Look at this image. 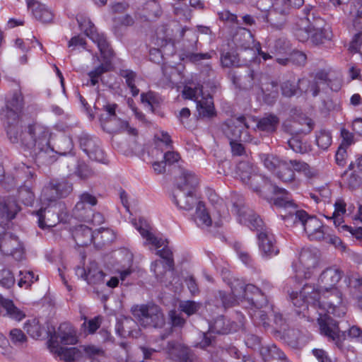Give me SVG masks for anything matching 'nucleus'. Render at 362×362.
Here are the masks:
<instances>
[{
  "instance_id": "e433bc0d",
  "label": "nucleus",
  "mask_w": 362,
  "mask_h": 362,
  "mask_svg": "<svg viewBox=\"0 0 362 362\" xmlns=\"http://www.w3.org/2000/svg\"><path fill=\"white\" fill-rule=\"evenodd\" d=\"M189 348L174 341H168L164 351L173 360L180 361Z\"/></svg>"
},
{
  "instance_id": "2f4dec72",
  "label": "nucleus",
  "mask_w": 362,
  "mask_h": 362,
  "mask_svg": "<svg viewBox=\"0 0 362 362\" xmlns=\"http://www.w3.org/2000/svg\"><path fill=\"white\" fill-rule=\"evenodd\" d=\"M261 354L264 362H288L284 353L275 344L268 345L262 347Z\"/></svg>"
},
{
  "instance_id": "052dcab7",
  "label": "nucleus",
  "mask_w": 362,
  "mask_h": 362,
  "mask_svg": "<svg viewBox=\"0 0 362 362\" xmlns=\"http://www.w3.org/2000/svg\"><path fill=\"white\" fill-rule=\"evenodd\" d=\"M170 323L173 327L182 328L185 325V320L182 317V314L173 310L168 313Z\"/></svg>"
},
{
  "instance_id": "f257e3e1",
  "label": "nucleus",
  "mask_w": 362,
  "mask_h": 362,
  "mask_svg": "<svg viewBox=\"0 0 362 362\" xmlns=\"http://www.w3.org/2000/svg\"><path fill=\"white\" fill-rule=\"evenodd\" d=\"M8 123L7 134L11 141L21 142L38 165H48L57 160L54 148L49 144L51 133L47 127L33 123L23 131L17 125Z\"/></svg>"
},
{
  "instance_id": "0eeeda50",
  "label": "nucleus",
  "mask_w": 362,
  "mask_h": 362,
  "mask_svg": "<svg viewBox=\"0 0 362 362\" xmlns=\"http://www.w3.org/2000/svg\"><path fill=\"white\" fill-rule=\"evenodd\" d=\"M133 225L139 232L142 238L146 240L145 244L152 245L156 248L164 246L162 250H157L156 255L165 261V264L168 267L169 269H173V255L171 250L165 245V243H167V241L156 236L151 231V228L149 224L143 218H139L138 221H134Z\"/></svg>"
},
{
  "instance_id": "9d476101",
  "label": "nucleus",
  "mask_w": 362,
  "mask_h": 362,
  "mask_svg": "<svg viewBox=\"0 0 362 362\" xmlns=\"http://www.w3.org/2000/svg\"><path fill=\"white\" fill-rule=\"evenodd\" d=\"M322 19L315 12L312 6H306L303 9V16L296 23L293 33L300 42H305L309 40L310 30L313 28V24L317 20Z\"/></svg>"
},
{
  "instance_id": "864d4df0",
  "label": "nucleus",
  "mask_w": 362,
  "mask_h": 362,
  "mask_svg": "<svg viewBox=\"0 0 362 362\" xmlns=\"http://www.w3.org/2000/svg\"><path fill=\"white\" fill-rule=\"evenodd\" d=\"M134 324L132 318H124L117 321L115 327V330L117 334L120 337H125L131 332L130 325Z\"/></svg>"
},
{
  "instance_id": "72a5a7b5",
  "label": "nucleus",
  "mask_w": 362,
  "mask_h": 362,
  "mask_svg": "<svg viewBox=\"0 0 362 362\" xmlns=\"http://www.w3.org/2000/svg\"><path fill=\"white\" fill-rule=\"evenodd\" d=\"M325 23L322 19H318L313 24V28L310 30L309 39L317 45L322 44L329 37L328 31L323 28Z\"/></svg>"
},
{
  "instance_id": "ea45409f",
  "label": "nucleus",
  "mask_w": 362,
  "mask_h": 362,
  "mask_svg": "<svg viewBox=\"0 0 362 362\" xmlns=\"http://www.w3.org/2000/svg\"><path fill=\"white\" fill-rule=\"evenodd\" d=\"M221 66L223 68L239 67L241 66L238 54L233 50L223 51L220 57Z\"/></svg>"
},
{
  "instance_id": "3c124183",
  "label": "nucleus",
  "mask_w": 362,
  "mask_h": 362,
  "mask_svg": "<svg viewBox=\"0 0 362 362\" xmlns=\"http://www.w3.org/2000/svg\"><path fill=\"white\" fill-rule=\"evenodd\" d=\"M120 76L125 78L126 83L131 90L133 96L139 94V90L135 86L136 74L130 70H121Z\"/></svg>"
},
{
  "instance_id": "37998d69",
  "label": "nucleus",
  "mask_w": 362,
  "mask_h": 362,
  "mask_svg": "<svg viewBox=\"0 0 362 362\" xmlns=\"http://www.w3.org/2000/svg\"><path fill=\"white\" fill-rule=\"evenodd\" d=\"M259 158L264 166L274 174L283 161L279 156L270 153H262Z\"/></svg>"
},
{
  "instance_id": "dca6fc26",
  "label": "nucleus",
  "mask_w": 362,
  "mask_h": 362,
  "mask_svg": "<svg viewBox=\"0 0 362 362\" xmlns=\"http://www.w3.org/2000/svg\"><path fill=\"white\" fill-rule=\"evenodd\" d=\"M0 251L20 261L24 257V249L18 237L6 232L0 240Z\"/></svg>"
},
{
  "instance_id": "338daca9",
  "label": "nucleus",
  "mask_w": 362,
  "mask_h": 362,
  "mask_svg": "<svg viewBox=\"0 0 362 362\" xmlns=\"http://www.w3.org/2000/svg\"><path fill=\"white\" fill-rule=\"evenodd\" d=\"M285 339L288 344L293 348L298 346L299 344V332L294 329H288L285 333Z\"/></svg>"
},
{
  "instance_id": "c85d7f7f",
  "label": "nucleus",
  "mask_w": 362,
  "mask_h": 362,
  "mask_svg": "<svg viewBox=\"0 0 362 362\" xmlns=\"http://www.w3.org/2000/svg\"><path fill=\"white\" fill-rule=\"evenodd\" d=\"M274 175L284 183L293 184L294 189H296L298 186L296 181V174L294 170H292L289 160H283Z\"/></svg>"
},
{
  "instance_id": "bf43d9fd",
  "label": "nucleus",
  "mask_w": 362,
  "mask_h": 362,
  "mask_svg": "<svg viewBox=\"0 0 362 362\" xmlns=\"http://www.w3.org/2000/svg\"><path fill=\"white\" fill-rule=\"evenodd\" d=\"M289 147L296 153H304L307 151V146L298 136H293L288 141Z\"/></svg>"
},
{
  "instance_id": "6ab92c4d",
  "label": "nucleus",
  "mask_w": 362,
  "mask_h": 362,
  "mask_svg": "<svg viewBox=\"0 0 362 362\" xmlns=\"http://www.w3.org/2000/svg\"><path fill=\"white\" fill-rule=\"evenodd\" d=\"M343 276V272L335 267H328L325 269L318 278V289H315L320 293L322 291L336 288V285L339 282Z\"/></svg>"
},
{
  "instance_id": "2eb2a0df",
  "label": "nucleus",
  "mask_w": 362,
  "mask_h": 362,
  "mask_svg": "<svg viewBox=\"0 0 362 362\" xmlns=\"http://www.w3.org/2000/svg\"><path fill=\"white\" fill-rule=\"evenodd\" d=\"M97 203V198L94 195L88 192L82 193L73 209V216L80 221L89 222L92 216V207Z\"/></svg>"
},
{
  "instance_id": "774afa93",
  "label": "nucleus",
  "mask_w": 362,
  "mask_h": 362,
  "mask_svg": "<svg viewBox=\"0 0 362 362\" xmlns=\"http://www.w3.org/2000/svg\"><path fill=\"white\" fill-rule=\"evenodd\" d=\"M352 6L356 11L355 19L354 21V25L362 24V0H353Z\"/></svg>"
},
{
  "instance_id": "680f3d73",
  "label": "nucleus",
  "mask_w": 362,
  "mask_h": 362,
  "mask_svg": "<svg viewBox=\"0 0 362 362\" xmlns=\"http://www.w3.org/2000/svg\"><path fill=\"white\" fill-rule=\"evenodd\" d=\"M84 319L86 320V317ZM102 317L100 316H96L87 322L85 321L83 324V327H84L85 329H87L88 334H93L100 327Z\"/></svg>"
},
{
  "instance_id": "a19ab883",
  "label": "nucleus",
  "mask_w": 362,
  "mask_h": 362,
  "mask_svg": "<svg viewBox=\"0 0 362 362\" xmlns=\"http://www.w3.org/2000/svg\"><path fill=\"white\" fill-rule=\"evenodd\" d=\"M52 148H54L56 155H66L67 153H71L74 148V144L71 138L66 136H62L57 139Z\"/></svg>"
},
{
  "instance_id": "b1692460",
  "label": "nucleus",
  "mask_w": 362,
  "mask_h": 362,
  "mask_svg": "<svg viewBox=\"0 0 362 362\" xmlns=\"http://www.w3.org/2000/svg\"><path fill=\"white\" fill-rule=\"evenodd\" d=\"M52 337H54V341L59 343L58 339H59L60 343L66 345H74L78 341L75 329L66 322L61 324L57 332L49 334V339Z\"/></svg>"
},
{
  "instance_id": "4468645a",
  "label": "nucleus",
  "mask_w": 362,
  "mask_h": 362,
  "mask_svg": "<svg viewBox=\"0 0 362 362\" xmlns=\"http://www.w3.org/2000/svg\"><path fill=\"white\" fill-rule=\"evenodd\" d=\"M233 210L238 215L240 223L258 231L264 229L262 220L252 209L245 206L242 199L233 202Z\"/></svg>"
},
{
  "instance_id": "4be33fe9",
  "label": "nucleus",
  "mask_w": 362,
  "mask_h": 362,
  "mask_svg": "<svg viewBox=\"0 0 362 362\" xmlns=\"http://www.w3.org/2000/svg\"><path fill=\"white\" fill-rule=\"evenodd\" d=\"M230 288L233 295L237 298H248L254 301V297L249 296V294H252L257 297H262L263 298L262 300V303L267 302L266 297H264V293L253 284H247L245 286L244 283L239 280H235L231 283Z\"/></svg>"
},
{
  "instance_id": "13d9d810",
  "label": "nucleus",
  "mask_w": 362,
  "mask_h": 362,
  "mask_svg": "<svg viewBox=\"0 0 362 362\" xmlns=\"http://www.w3.org/2000/svg\"><path fill=\"white\" fill-rule=\"evenodd\" d=\"M200 307V303L192 300L183 301L180 303V310L187 315H192L196 313L199 310Z\"/></svg>"
},
{
  "instance_id": "09e8293b",
  "label": "nucleus",
  "mask_w": 362,
  "mask_h": 362,
  "mask_svg": "<svg viewBox=\"0 0 362 362\" xmlns=\"http://www.w3.org/2000/svg\"><path fill=\"white\" fill-rule=\"evenodd\" d=\"M288 160L294 173H302L308 178H311L315 175L314 170L306 163L296 159Z\"/></svg>"
},
{
  "instance_id": "aec40b11",
  "label": "nucleus",
  "mask_w": 362,
  "mask_h": 362,
  "mask_svg": "<svg viewBox=\"0 0 362 362\" xmlns=\"http://www.w3.org/2000/svg\"><path fill=\"white\" fill-rule=\"evenodd\" d=\"M79 144L82 150L90 159L98 162L105 160L104 152L100 148L99 141L96 138L83 133L79 137Z\"/></svg>"
},
{
  "instance_id": "f3484780",
  "label": "nucleus",
  "mask_w": 362,
  "mask_h": 362,
  "mask_svg": "<svg viewBox=\"0 0 362 362\" xmlns=\"http://www.w3.org/2000/svg\"><path fill=\"white\" fill-rule=\"evenodd\" d=\"M259 249L264 258H272L279 252L276 239L271 230L266 228L257 235Z\"/></svg>"
},
{
  "instance_id": "7ed1b4c3",
  "label": "nucleus",
  "mask_w": 362,
  "mask_h": 362,
  "mask_svg": "<svg viewBox=\"0 0 362 362\" xmlns=\"http://www.w3.org/2000/svg\"><path fill=\"white\" fill-rule=\"evenodd\" d=\"M79 26L85 34L97 45L100 54L104 59V63L88 73L90 78V83L95 86L98 83L99 78L104 74L111 70L110 59L113 56V51L110 47L106 37L103 33H99L95 25L88 19L83 21L78 20Z\"/></svg>"
},
{
  "instance_id": "f03ea898",
  "label": "nucleus",
  "mask_w": 362,
  "mask_h": 362,
  "mask_svg": "<svg viewBox=\"0 0 362 362\" xmlns=\"http://www.w3.org/2000/svg\"><path fill=\"white\" fill-rule=\"evenodd\" d=\"M274 204L278 207L288 210V215H285V218L287 220L291 219L294 224L299 223L303 226L310 240L325 241L335 247L341 244L340 238L331 234L329 228L324 226L317 218L309 216L304 210L298 209L293 200L288 197V193L276 198Z\"/></svg>"
},
{
  "instance_id": "393cba45",
  "label": "nucleus",
  "mask_w": 362,
  "mask_h": 362,
  "mask_svg": "<svg viewBox=\"0 0 362 362\" xmlns=\"http://www.w3.org/2000/svg\"><path fill=\"white\" fill-rule=\"evenodd\" d=\"M101 230L106 233H109L108 230L101 228L97 233H95L89 227L79 225L74 229L72 235L77 245L84 247L90 245L95 238V234L100 233Z\"/></svg>"
},
{
  "instance_id": "c9c22d12",
  "label": "nucleus",
  "mask_w": 362,
  "mask_h": 362,
  "mask_svg": "<svg viewBox=\"0 0 362 362\" xmlns=\"http://www.w3.org/2000/svg\"><path fill=\"white\" fill-rule=\"evenodd\" d=\"M193 219L200 228H206L212 225V220L203 202L196 206Z\"/></svg>"
},
{
  "instance_id": "58836bf2",
  "label": "nucleus",
  "mask_w": 362,
  "mask_h": 362,
  "mask_svg": "<svg viewBox=\"0 0 362 362\" xmlns=\"http://www.w3.org/2000/svg\"><path fill=\"white\" fill-rule=\"evenodd\" d=\"M231 330L232 325L223 315H220L215 319L213 324L210 325L209 327L210 332L219 334H228Z\"/></svg>"
},
{
  "instance_id": "4d7b16f0",
  "label": "nucleus",
  "mask_w": 362,
  "mask_h": 362,
  "mask_svg": "<svg viewBox=\"0 0 362 362\" xmlns=\"http://www.w3.org/2000/svg\"><path fill=\"white\" fill-rule=\"evenodd\" d=\"M19 275L21 278L18 284L20 287H28L38 279V276H35L32 271H21Z\"/></svg>"
},
{
  "instance_id": "de8ad7c7",
  "label": "nucleus",
  "mask_w": 362,
  "mask_h": 362,
  "mask_svg": "<svg viewBox=\"0 0 362 362\" xmlns=\"http://www.w3.org/2000/svg\"><path fill=\"white\" fill-rule=\"evenodd\" d=\"M261 91L264 95V99L268 104H272L279 95L278 85L272 81L266 85V87L261 88Z\"/></svg>"
},
{
  "instance_id": "cd10ccee",
  "label": "nucleus",
  "mask_w": 362,
  "mask_h": 362,
  "mask_svg": "<svg viewBox=\"0 0 362 362\" xmlns=\"http://www.w3.org/2000/svg\"><path fill=\"white\" fill-rule=\"evenodd\" d=\"M47 346L52 353L57 354L66 362H73L78 354V349L76 347L66 348L60 346L58 342L54 340V337L48 340Z\"/></svg>"
},
{
  "instance_id": "20e7f679",
  "label": "nucleus",
  "mask_w": 362,
  "mask_h": 362,
  "mask_svg": "<svg viewBox=\"0 0 362 362\" xmlns=\"http://www.w3.org/2000/svg\"><path fill=\"white\" fill-rule=\"evenodd\" d=\"M237 175L243 184L248 186L252 190L257 193L260 192V187L264 185V187L271 191L274 194H281L284 197L288 194V192L273 184L267 177L257 174L256 168L251 163L243 161L237 165Z\"/></svg>"
},
{
  "instance_id": "79ce46f5",
  "label": "nucleus",
  "mask_w": 362,
  "mask_h": 362,
  "mask_svg": "<svg viewBox=\"0 0 362 362\" xmlns=\"http://www.w3.org/2000/svg\"><path fill=\"white\" fill-rule=\"evenodd\" d=\"M71 168L69 169L70 174H75L81 179H86L93 174L92 170L84 163L78 162L76 158L71 159Z\"/></svg>"
},
{
  "instance_id": "5fc2aeb1",
  "label": "nucleus",
  "mask_w": 362,
  "mask_h": 362,
  "mask_svg": "<svg viewBox=\"0 0 362 362\" xmlns=\"http://www.w3.org/2000/svg\"><path fill=\"white\" fill-rule=\"evenodd\" d=\"M15 277L12 272L8 269L0 270V285L4 288H9L15 284Z\"/></svg>"
},
{
  "instance_id": "a878e982",
  "label": "nucleus",
  "mask_w": 362,
  "mask_h": 362,
  "mask_svg": "<svg viewBox=\"0 0 362 362\" xmlns=\"http://www.w3.org/2000/svg\"><path fill=\"white\" fill-rule=\"evenodd\" d=\"M233 42L239 49L249 50L252 52L253 59L255 56V47L253 36L250 31L245 28H240L233 37Z\"/></svg>"
},
{
  "instance_id": "e2e57ef3",
  "label": "nucleus",
  "mask_w": 362,
  "mask_h": 362,
  "mask_svg": "<svg viewBox=\"0 0 362 362\" xmlns=\"http://www.w3.org/2000/svg\"><path fill=\"white\" fill-rule=\"evenodd\" d=\"M252 319L255 323L267 327L269 325V317L266 312L262 310H257L252 314Z\"/></svg>"
},
{
  "instance_id": "603ef678",
  "label": "nucleus",
  "mask_w": 362,
  "mask_h": 362,
  "mask_svg": "<svg viewBox=\"0 0 362 362\" xmlns=\"http://www.w3.org/2000/svg\"><path fill=\"white\" fill-rule=\"evenodd\" d=\"M20 200L26 206L33 205L35 201V194L30 187L26 185L22 186L18 190Z\"/></svg>"
},
{
  "instance_id": "9b49d317",
  "label": "nucleus",
  "mask_w": 362,
  "mask_h": 362,
  "mask_svg": "<svg viewBox=\"0 0 362 362\" xmlns=\"http://www.w3.org/2000/svg\"><path fill=\"white\" fill-rule=\"evenodd\" d=\"M320 305H317L320 309L326 310L328 313H332L334 316L341 317L346 313L344 306H341L342 303L341 293L337 288L330 289L327 291L320 292Z\"/></svg>"
},
{
  "instance_id": "c756f323",
  "label": "nucleus",
  "mask_w": 362,
  "mask_h": 362,
  "mask_svg": "<svg viewBox=\"0 0 362 362\" xmlns=\"http://www.w3.org/2000/svg\"><path fill=\"white\" fill-rule=\"evenodd\" d=\"M197 110L201 118H211L216 116L213 98L209 95H202L201 98L197 102Z\"/></svg>"
},
{
  "instance_id": "5701e85b",
  "label": "nucleus",
  "mask_w": 362,
  "mask_h": 362,
  "mask_svg": "<svg viewBox=\"0 0 362 362\" xmlns=\"http://www.w3.org/2000/svg\"><path fill=\"white\" fill-rule=\"evenodd\" d=\"M173 199L177 206L180 209L186 211L192 209L199 203L202 202L198 200L195 192L190 191L189 189L184 190L175 188L173 193Z\"/></svg>"
},
{
  "instance_id": "473e14b6",
  "label": "nucleus",
  "mask_w": 362,
  "mask_h": 362,
  "mask_svg": "<svg viewBox=\"0 0 362 362\" xmlns=\"http://www.w3.org/2000/svg\"><path fill=\"white\" fill-rule=\"evenodd\" d=\"M197 185L198 178L197 176L189 170H182L176 189H189L190 191L195 192Z\"/></svg>"
},
{
  "instance_id": "0e129e2a",
  "label": "nucleus",
  "mask_w": 362,
  "mask_h": 362,
  "mask_svg": "<svg viewBox=\"0 0 362 362\" xmlns=\"http://www.w3.org/2000/svg\"><path fill=\"white\" fill-rule=\"evenodd\" d=\"M202 94V90L200 88H192L185 86L182 90V96L185 99L194 100L197 102L199 96Z\"/></svg>"
},
{
  "instance_id": "423d86ee",
  "label": "nucleus",
  "mask_w": 362,
  "mask_h": 362,
  "mask_svg": "<svg viewBox=\"0 0 362 362\" xmlns=\"http://www.w3.org/2000/svg\"><path fill=\"white\" fill-rule=\"evenodd\" d=\"M290 298L296 307V313L298 315H303V317L313 318L309 306L313 310L320 305V293L311 285H305L300 293L291 292Z\"/></svg>"
},
{
  "instance_id": "6e6d98bb",
  "label": "nucleus",
  "mask_w": 362,
  "mask_h": 362,
  "mask_svg": "<svg viewBox=\"0 0 362 362\" xmlns=\"http://www.w3.org/2000/svg\"><path fill=\"white\" fill-rule=\"evenodd\" d=\"M317 145L322 149L326 150L332 144V136L329 132L321 130L316 136Z\"/></svg>"
},
{
  "instance_id": "f704fd0d",
  "label": "nucleus",
  "mask_w": 362,
  "mask_h": 362,
  "mask_svg": "<svg viewBox=\"0 0 362 362\" xmlns=\"http://www.w3.org/2000/svg\"><path fill=\"white\" fill-rule=\"evenodd\" d=\"M23 107V98L19 93H15L12 98L6 104L7 117H12L13 122H16L18 117V112Z\"/></svg>"
},
{
  "instance_id": "ddd939ff",
  "label": "nucleus",
  "mask_w": 362,
  "mask_h": 362,
  "mask_svg": "<svg viewBox=\"0 0 362 362\" xmlns=\"http://www.w3.org/2000/svg\"><path fill=\"white\" fill-rule=\"evenodd\" d=\"M73 190L72 184L64 179L52 180L42 192L41 199L52 202L67 197Z\"/></svg>"
},
{
  "instance_id": "bb28decb",
  "label": "nucleus",
  "mask_w": 362,
  "mask_h": 362,
  "mask_svg": "<svg viewBox=\"0 0 362 362\" xmlns=\"http://www.w3.org/2000/svg\"><path fill=\"white\" fill-rule=\"evenodd\" d=\"M28 9L32 11L34 17L43 23H51L54 18L52 11L45 4L37 0H26Z\"/></svg>"
},
{
  "instance_id": "49530a36",
  "label": "nucleus",
  "mask_w": 362,
  "mask_h": 362,
  "mask_svg": "<svg viewBox=\"0 0 362 362\" xmlns=\"http://www.w3.org/2000/svg\"><path fill=\"white\" fill-rule=\"evenodd\" d=\"M24 329L28 334L34 339H40L45 332L44 329L41 327L39 320L37 319L28 320L25 324Z\"/></svg>"
},
{
  "instance_id": "39448f33",
  "label": "nucleus",
  "mask_w": 362,
  "mask_h": 362,
  "mask_svg": "<svg viewBox=\"0 0 362 362\" xmlns=\"http://www.w3.org/2000/svg\"><path fill=\"white\" fill-rule=\"evenodd\" d=\"M131 310L138 323L144 327L160 329L165 325L163 310L156 304L136 305Z\"/></svg>"
},
{
  "instance_id": "4c0bfd02",
  "label": "nucleus",
  "mask_w": 362,
  "mask_h": 362,
  "mask_svg": "<svg viewBox=\"0 0 362 362\" xmlns=\"http://www.w3.org/2000/svg\"><path fill=\"white\" fill-rule=\"evenodd\" d=\"M0 308H4L6 314L16 320L20 321L25 317V314L14 305L12 300L4 298L1 294Z\"/></svg>"
},
{
  "instance_id": "8fccbe9b",
  "label": "nucleus",
  "mask_w": 362,
  "mask_h": 362,
  "mask_svg": "<svg viewBox=\"0 0 362 362\" xmlns=\"http://www.w3.org/2000/svg\"><path fill=\"white\" fill-rule=\"evenodd\" d=\"M216 298L221 301V303L225 308L235 305L238 303V300L241 299V298H237L234 296L232 291L231 293L227 294L221 291H218L216 293Z\"/></svg>"
},
{
  "instance_id": "7c9ffc66",
  "label": "nucleus",
  "mask_w": 362,
  "mask_h": 362,
  "mask_svg": "<svg viewBox=\"0 0 362 362\" xmlns=\"http://www.w3.org/2000/svg\"><path fill=\"white\" fill-rule=\"evenodd\" d=\"M19 211L16 202L11 197H0V217L7 221L15 218Z\"/></svg>"
},
{
  "instance_id": "f8f14e48",
  "label": "nucleus",
  "mask_w": 362,
  "mask_h": 362,
  "mask_svg": "<svg viewBox=\"0 0 362 362\" xmlns=\"http://www.w3.org/2000/svg\"><path fill=\"white\" fill-rule=\"evenodd\" d=\"M272 6V9L262 11V13L257 18L269 24L274 28L281 29L285 25L287 16L290 13L289 7L281 4L278 1Z\"/></svg>"
},
{
  "instance_id": "6e6552de",
  "label": "nucleus",
  "mask_w": 362,
  "mask_h": 362,
  "mask_svg": "<svg viewBox=\"0 0 362 362\" xmlns=\"http://www.w3.org/2000/svg\"><path fill=\"white\" fill-rule=\"evenodd\" d=\"M255 122V117L250 115L234 117L224 124L223 132L230 141L247 142L251 140L249 129Z\"/></svg>"
},
{
  "instance_id": "a18cd8bd",
  "label": "nucleus",
  "mask_w": 362,
  "mask_h": 362,
  "mask_svg": "<svg viewBox=\"0 0 362 362\" xmlns=\"http://www.w3.org/2000/svg\"><path fill=\"white\" fill-rule=\"evenodd\" d=\"M278 123L279 119L276 116L269 115L262 118L259 121L256 120V122L254 124H255V127L262 131L272 132L275 131Z\"/></svg>"
},
{
  "instance_id": "412c9836",
  "label": "nucleus",
  "mask_w": 362,
  "mask_h": 362,
  "mask_svg": "<svg viewBox=\"0 0 362 362\" xmlns=\"http://www.w3.org/2000/svg\"><path fill=\"white\" fill-rule=\"evenodd\" d=\"M320 255L317 250L303 249L299 256L300 269L305 279H309L319 264Z\"/></svg>"
},
{
  "instance_id": "a211bd4d",
  "label": "nucleus",
  "mask_w": 362,
  "mask_h": 362,
  "mask_svg": "<svg viewBox=\"0 0 362 362\" xmlns=\"http://www.w3.org/2000/svg\"><path fill=\"white\" fill-rule=\"evenodd\" d=\"M233 83L244 90H252L259 85L258 74L250 67H246L240 73L234 72L230 74Z\"/></svg>"
},
{
  "instance_id": "1a4fd4ad",
  "label": "nucleus",
  "mask_w": 362,
  "mask_h": 362,
  "mask_svg": "<svg viewBox=\"0 0 362 362\" xmlns=\"http://www.w3.org/2000/svg\"><path fill=\"white\" fill-rule=\"evenodd\" d=\"M317 317L320 334L333 342L339 349L343 348V343L346 339V334L341 331L338 322L329 315L320 313Z\"/></svg>"
},
{
  "instance_id": "c03bdc74",
  "label": "nucleus",
  "mask_w": 362,
  "mask_h": 362,
  "mask_svg": "<svg viewBox=\"0 0 362 362\" xmlns=\"http://www.w3.org/2000/svg\"><path fill=\"white\" fill-rule=\"evenodd\" d=\"M105 274L98 269L97 263L92 262L88 268L86 281L89 284H99L103 281Z\"/></svg>"
},
{
  "instance_id": "69168bd1",
  "label": "nucleus",
  "mask_w": 362,
  "mask_h": 362,
  "mask_svg": "<svg viewBox=\"0 0 362 362\" xmlns=\"http://www.w3.org/2000/svg\"><path fill=\"white\" fill-rule=\"evenodd\" d=\"M10 339L16 345H22L27 340L26 336L19 329H13L10 331Z\"/></svg>"
}]
</instances>
